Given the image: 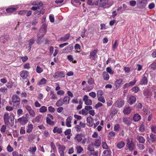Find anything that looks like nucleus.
Wrapping results in <instances>:
<instances>
[{
    "label": "nucleus",
    "mask_w": 156,
    "mask_h": 156,
    "mask_svg": "<svg viewBox=\"0 0 156 156\" xmlns=\"http://www.w3.org/2000/svg\"><path fill=\"white\" fill-rule=\"evenodd\" d=\"M19 6L17 5H14L10 6L7 9L5 10L7 14V15H10L13 12L15 11L18 8Z\"/></svg>",
    "instance_id": "nucleus-3"
},
{
    "label": "nucleus",
    "mask_w": 156,
    "mask_h": 156,
    "mask_svg": "<svg viewBox=\"0 0 156 156\" xmlns=\"http://www.w3.org/2000/svg\"><path fill=\"white\" fill-rule=\"evenodd\" d=\"M118 45V41L117 40H116L114 42V44L112 46L113 50L114 51L115 50Z\"/></svg>",
    "instance_id": "nucleus-58"
},
{
    "label": "nucleus",
    "mask_w": 156,
    "mask_h": 156,
    "mask_svg": "<svg viewBox=\"0 0 156 156\" xmlns=\"http://www.w3.org/2000/svg\"><path fill=\"white\" fill-rule=\"evenodd\" d=\"M115 135V133L113 131L109 133L108 137L110 139L113 138Z\"/></svg>",
    "instance_id": "nucleus-45"
},
{
    "label": "nucleus",
    "mask_w": 156,
    "mask_h": 156,
    "mask_svg": "<svg viewBox=\"0 0 156 156\" xmlns=\"http://www.w3.org/2000/svg\"><path fill=\"white\" fill-rule=\"evenodd\" d=\"M35 40L34 38H32L30 39L28 41V46L26 47V48L28 49L29 51L30 50L31 45L34 44Z\"/></svg>",
    "instance_id": "nucleus-17"
},
{
    "label": "nucleus",
    "mask_w": 156,
    "mask_h": 156,
    "mask_svg": "<svg viewBox=\"0 0 156 156\" xmlns=\"http://www.w3.org/2000/svg\"><path fill=\"white\" fill-rule=\"evenodd\" d=\"M111 152L110 151L108 150H105L103 153V155L104 156H107L111 154Z\"/></svg>",
    "instance_id": "nucleus-59"
},
{
    "label": "nucleus",
    "mask_w": 156,
    "mask_h": 156,
    "mask_svg": "<svg viewBox=\"0 0 156 156\" xmlns=\"http://www.w3.org/2000/svg\"><path fill=\"white\" fill-rule=\"evenodd\" d=\"M156 140V137L152 133H151L150 135V138H148L147 141L149 143H152L154 142Z\"/></svg>",
    "instance_id": "nucleus-22"
},
{
    "label": "nucleus",
    "mask_w": 156,
    "mask_h": 156,
    "mask_svg": "<svg viewBox=\"0 0 156 156\" xmlns=\"http://www.w3.org/2000/svg\"><path fill=\"white\" fill-rule=\"evenodd\" d=\"M50 99H57L58 98L56 95L54 93V92L53 91H51L50 92Z\"/></svg>",
    "instance_id": "nucleus-29"
},
{
    "label": "nucleus",
    "mask_w": 156,
    "mask_h": 156,
    "mask_svg": "<svg viewBox=\"0 0 156 156\" xmlns=\"http://www.w3.org/2000/svg\"><path fill=\"white\" fill-rule=\"evenodd\" d=\"M141 119L140 115L138 114H135L134 115L133 119L135 121H139Z\"/></svg>",
    "instance_id": "nucleus-33"
},
{
    "label": "nucleus",
    "mask_w": 156,
    "mask_h": 156,
    "mask_svg": "<svg viewBox=\"0 0 156 156\" xmlns=\"http://www.w3.org/2000/svg\"><path fill=\"white\" fill-rule=\"evenodd\" d=\"M27 129L26 132L28 133L31 132L33 128V126L31 124H28L27 126Z\"/></svg>",
    "instance_id": "nucleus-24"
},
{
    "label": "nucleus",
    "mask_w": 156,
    "mask_h": 156,
    "mask_svg": "<svg viewBox=\"0 0 156 156\" xmlns=\"http://www.w3.org/2000/svg\"><path fill=\"white\" fill-rule=\"evenodd\" d=\"M70 98H69L66 96L62 100L64 104H68L69 103Z\"/></svg>",
    "instance_id": "nucleus-35"
},
{
    "label": "nucleus",
    "mask_w": 156,
    "mask_h": 156,
    "mask_svg": "<svg viewBox=\"0 0 156 156\" xmlns=\"http://www.w3.org/2000/svg\"><path fill=\"white\" fill-rule=\"evenodd\" d=\"M102 76L104 80H108L109 79V76L108 73L105 71L103 73Z\"/></svg>",
    "instance_id": "nucleus-31"
},
{
    "label": "nucleus",
    "mask_w": 156,
    "mask_h": 156,
    "mask_svg": "<svg viewBox=\"0 0 156 156\" xmlns=\"http://www.w3.org/2000/svg\"><path fill=\"white\" fill-rule=\"evenodd\" d=\"M128 148L129 151H132L134 149V144L133 141H131L130 144H129L126 146Z\"/></svg>",
    "instance_id": "nucleus-30"
},
{
    "label": "nucleus",
    "mask_w": 156,
    "mask_h": 156,
    "mask_svg": "<svg viewBox=\"0 0 156 156\" xmlns=\"http://www.w3.org/2000/svg\"><path fill=\"white\" fill-rule=\"evenodd\" d=\"M150 67L152 69H154L156 68V62H153L150 66Z\"/></svg>",
    "instance_id": "nucleus-64"
},
{
    "label": "nucleus",
    "mask_w": 156,
    "mask_h": 156,
    "mask_svg": "<svg viewBox=\"0 0 156 156\" xmlns=\"http://www.w3.org/2000/svg\"><path fill=\"white\" fill-rule=\"evenodd\" d=\"M31 4L32 5L34 6H33L31 8V9L34 11L37 10V11L39 12L38 15L40 14H43L44 11L42 10L43 9V4L40 2L36 1H35L31 2ZM37 11L35 12L34 13L36 14L38 12H37Z\"/></svg>",
    "instance_id": "nucleus-1"
},
{
    "label": "nucleus",
    "mask_w": 156,
    "mask_h": 156,
    "mask_svg": "<svg viewBox=\"0 0 156 156\" xmlns=\"http://www.w3.org/2000/svg\"><path fill=\"white\" fill-rule=\"evenodd\" d=\"M83 100L85 104L86 105H91L92 104V100L89 99V97L87 95L84 96Z\"/></svg>",
    "instance_id": "nucleus-9"
},
{
    "label": "nucleus",
    "mask_w": 156,
    "mask_h": 156,
    "mask_svg": "<svg viewBox=\"0 0 156 156\" xmlns=\"http://www.w3.org/2000/svg\"><path fill=\"white\" fill-rule=\"evenodd\" d=\"M47 80L45 78H42L38 83V85H41L45 84L47 82Z\"/></svg>",
    "instance_id": "nucleus-36"
},
{
    "label": "nucleus",
    "mask_w": 156,
    "mask_h": 156,
    "mask_svg": "<svg viewBox=\"0 0 156 156\" xmlns=\"http://www.w3.org/2000/svg\"><path fill=\"white\" fill-rule=\"evenodd\" d=\"M124 101L123 100H118L116 102V105L117 106L121 107H122L124 104Z\"/></svg>",
    "instance_id": "nucleus-23"
},
{
    "label": "nucleus",
    "mask_w": 156,
    "mask_h": 156,
    "mask_svg": "<svg viewBox=\"0 0 156 156\" xmlns=\"http://www.w3.org/2000/svg\"><path fill=\"white\" fill-rule=\"evenodd\" d=\"M143 94L146 98H148L152 95L151 92L147 90H144L143 91Z\"/></svg>",
    "instance_id": "nucleus-21"
},
{
    "label": "nucleus",
    "mask_w": 156,
    "mask_h": 156,
    "mask_svg": "<svg viewBox=\"0 0 156 156\" xmlns=\"http://www.w3.org/2000/svg\"><path fill=\"white\" fill-rule=\"evenodd\" d=\"M104 92L102 91V90H98L97 91V97L103 96L104 95Z\"/></svg>",
    "instance_id": "nucleus-52"
},
{
    "label": "nucleus",
    "mask_w": 156,
    "mask_h": 156,
    "mask_svg": "<svg viewBox=\"0 0 156 156\" xmlns=\"http://www.w3.org/2000/svg\"><path fill=\"white\" fill-rule=\"evenodd\" d=\"M18 122L22 125H25L28 121V119L24 117V116L20 118L17 119Z\"/></svg>",
    "instance_id": "nucleus-8"
},
{
    "label": "nucleus",
    "mask_w": 156,
    "mask_h": 156,
    "mask_svg": "<svg viewBox=\"0 0 156 156\" xmlns=\"http://www.w3.org/2000/svg\"><path fill=\"white\" fill-rule=\"evenodd\" d=\"M47 111V108L45 106H42L39 109V112L41 113H44Z\"/></svg>",
    "instance_id": "nucleus-42"
},
{
    "label": "nucleus",
    "mask_w": 156,
    "mask_h": 156,
    "mask_svg": "<svg viewBox=\"0 0 156 156\" xmlns=\"http://www.w3.org/2000/svg\"><path fill=\"white\" fill-rule=\"evenodd\" d=\"M136 139L140 143H144L145 141V139L144 137L140 136H137Z\"/></svg>",
    "instance_id": "nucleus-25"
},
{
    "label": "nucleus",
    "mask_w": 156,
    "mask_h": 156,
    "mask_svg": "<svg viewBox=\"0 0 156 156\" xmlns=\"http://www.w3.org/2000/svg\"><path fill=\"white\" fill-rule=\"evenodd\" d=\"M137 7L140 8H143L147 3V0H136Z\"/></svg>",
    "instance_id": "nucleus-4"
},
{
    "label": "nucleus",
    "mask_w": 156,
    "mask_h": 156,
    "mask_svg": "<svg viewBox=\"0 0 156 156\" xmlns=\"http://www.w3.org/2000/svg\"><path fill=\"white\" fill-rule=\"evenodd\" d=\"M64 104L62 100L61 99H59L56 103V105L58 107H60Z\"/></svg>",
    "instance_id": "nucleus-50"
},
{
    "label": "nucleus",
    "mask_w": 156,
    "mask_h": 156,
    "mask_svg": "<svg viewBox=\"0 0 156 156\" xmlns=\"http://www.w3.org/2000/svg\"><path fill=\"white\" fill-rule=\"evenodd\" d=\"M98 101L101 102L103 103H105V101L104 96H101L99 97H98Z\"/></svg>",
    "instance_id": "nucleus-46"
},
{
    "label": "nucleus",
    "mask_w": 156,
    "mask_h": 156,
    "mask_svg": "<svg viewBox=\"0 0 156 156\" xmlns=\"http://www.w3.org/2000/svg\"><path fill=\"white\" fill-rule=\"evenodd\" d=\"M37 150L36 147L35 146L30 147L29 150V151L32 154H35V152Z\"/></svg>",
    "instance_id": "nucleus-34"
},
{
    "label": "nucleus",
    "mask_w": 156,
    "mask_h": 156,
    "mask_svg": "<svg viewBox=\"0 0 156 156\" xmlns=\"http://www.w3.org/2000/svg\"><path fill=\"white\" fill-rule=\"evenodd\" d=\"M123 122L127 125H129L130 122V120L129 118H125L123 119Z\"/></svg>",
    "instance_id": "nucleus-53"
},
{
    "label": "nucleus",
    "mask_w": 156,
    "mask_h": 156,
    "mask_svg": "<svg viewBox=\"0 0 156 156\" xmlns=\"http://www.w3.org/2000/svg\"><path fill=\"white\" fill-rule=\"evenodd\" d=\"M93 88V87H90L89 85H87L86 87H84L83 90L86 92H89Z\"/></svg>",
    "instance_id": "nucleus-38"
},
{
    "label": "nucleus",
    "mask_w": 156,
    "mask_h": 156,
    "mask_svg": "<svg viewBox=\"0 0 156 156\" xmlns=\"http://www.w3.org/2000/svg\"><path fill=\"white\" fill-rule=\"evenodd\" d=\"M108 0H100L99 4L101 7H107L108 6Z\"/></svg>",
    "instance_id": "nucleus-16"
},
{
    "label": "nucleus",
    "mask_w": 156,
    "mask_h": 156,
    "mask_svg": "<svg viewBox=\"0 0 156 156\" xmlns=\"http://www.w3.org/2000/svg\"><path fill=\"white\" fill-rule=\"evenodd\" d=\"M29 73L26 70H23L20 72L21 77L23 79H26L28 76Z\"/></svg>",
    "instance_id": "nucleus-15"
},
{
    "label": "nucleus",
    "mask_w": 156,
    "mask_h": 156,
    "mask_svg": "<svg viewBox=\"0 0 156 156\" xmlns=\"http://www.w3.org/2000/svg\"><path fill=\"white\" fill-rule=\"evenodd\" d=\"M26 108L28 111L30 116L32 117H34L35 116V113L30 106L27 105L26 107Z\"/></svg>",
    "instance_id": "nucleus-7"
},
{
    "label": "nucleus",
    "mask_w": 156,
    "mask_h": 156,
    "mask_svg": "<svg viewBox=\"0 0 156 156\" xmlns=\"http://www.w3.org/2000/svg\"><path fill=\"white\" fill-rule=\"evenodd\" d=\"M53 132L54 133H57L60 134L62 132V129L61 128H58L57 127H55L53 129Z\"/></svg>",
    "instance_id": "nucleus-26"
},
{
    "label": "nucleus",
    "mask_w": 156,
    "mask_h": 156,
    "mask_svg": "<svg viewBox=\"0 0 156 156\" xmlns=\"http://www.w3.org/2000/svg\"><path fill=\"white\" fill-rule=\"evenodd\" d=\"M103 105L100 102H99L95 105L94 106V108L96 109H97L99 108L102 106Z\"/></svg>",
    "instance_id": "nucleus-60"
},
{
    "label": "nucleus",
    "mask_w": 156,
    "mask_h": 156,
    "mask_svg": "<svg viewBox=\"0 0 156 156\" xmlns=\"http://www.w3.org/2000/svg\"><path fill=\"white\" fill-rule=\"evenodd\" d=\"M58 149L59 152H64L66 149V147L64 146L59 145L58 146Z\"/></svg>",
    "instance_id": "nucleus-40"
},
{
    "label": "nucleus",
    "mask_w": 156,
    "mask_h": 156,
    "mask_svg": "<svg viewBox=\"0 0 156 156\" xmlns=\"http://www.w3.org/2000/svg\"><path fill=\"white\" fill-rule=\"evenodd\" d=\"M36 71L38 73H40L43 72V69L40 66H37Z\"/></svg>",
    "instance_id": "nucleus-49"
},
{
    "label": "nucleus",
    "mask_w": 156,
    "mask_h": 156,
    "mask_svg": "<svg viewBox=\"0 0 156 156\" xmlns=\"http://www.w3.org/2000/svg\"><path fill=\"white\" fill-rule=\"evenodd\" d=\"M131 109L129 107H125L123 111V112L124 114H128L130 113Z\"/></svg>",
    "instance_id": "nucleus-27"
},
{
    "label": "nucleus",
    "mask_w": 156,
    "mask_h": 156,
    "mask_svg": "<svg viewBox=\"0 0 156 156\" xmlns=\"http://www.w3.org/2000/svg\"><path fill=\"white\" fill-rule=\"evenodd\" d=\"M65 94V92L63 90H59L57 92V94L58 95L62 96L64 95Z\"/></svg>",
    "instance_id": "nucleus-62"
},
{
    "label": "nucleus",
    "mask_w": 156,
    "mask_h": 156,
    "mask_svg": "<svg viewBox=\"0 0 156 156\" xmlns=\"http://www.w3.org/2000/svg\"><path fill=\"white\" fill-rule=\"evenodd\" d=\"M46 121L47 123L49 125H54L55 124L54 122L51 121V119H49L48 118H46Z\"/></svg>",
    "instance_id": "nucleus-57"
},
{
    "label": "nucleus",
    "mask_w": 156,
    "mask_h": 156,
    "mask_svg": "<svg viewBox=\"0 0 156 156\" xmlns=\"http://www.w3.org/2000/svg\"><path fill=\"white\" fill-rule=\"evenodd\" d=\"M82 139V136L80 134H77L74 137V139L76 141V142H78L81 141Z\"/></svg>",
    "instance_id": "nucleus-32"
},
{
    "label": "nucleus",
    "mask_w": 156,
    "mask_h": 156,
    "mask_svg": "<svg viewBox=\"0 0 156 156\" xmlns=\"http://www.w3.org/2000/svg\"><path fill=\"white\" fill-rule=\"evenodd\" d=\"M79 113L80 114H82L83 115H86L88 114V112L84 108L82 109L79 112Z\"/></svg>",
    "instance_id": "nucleus-41"
},
{
    "label": "nucleus",
    "mask_w": 156,
    "mask_h": 156,
    "mask_svg": "<svg viewBox=\"0 0 156 156\" xmlns=\"http://www.w3.org/2000/svg\"><path fill=\"white\" fill-rule=\"evenodd\" d=\"M125 144L123 141H121L118 142L117 144V147L119 149L123 148L125 146Z\"/></svg>",
    "instance_id": "nucleus-28"
},
{
    "label": "nucleus",
    "mask_w": 156,
    "mask_h": 156,
    "mask_svg": "<svg viewBox=\"0 0 156 156\" xmlns=\"http://www.w3.org/2000/svg\"><path fill=\"white\" fill-rule=\"evenodd\" d=\"M107 73H108L110 74H113L114 73V71L112 70L110 67H107L106 69Z\"/></svg>",
    "instance_id": "nucleus-51"
},
{
    "label": "nucleus",
    "mask_w": 156,
    "mask_h": 156,
    "mask_svg": "<svg viewBox=\"0 0 156 156\" xmlns=\"http://www.w3.org/2000/svg\"><path fill=\"white\" fill-rule=\"evenodd\" d=\"M101 144V139H98L95 140V142L94 143V145L95 147H99Z\"/></svg>",
    "instance_id": "nucleus-39"
},
{
    "label": "nucleus",
    "mask_w": 156,
    "mask_h": 156,
    "mask_svg": "<svg viewBox=\"0 0 156 156\" xmlns=\"http://www.w3.org/2000/svg\"><path fill=\"white\" fill-rule=\"evenodd\" d=\"M41 117V115H38L32 121V122H34L33 120H34L35 122H39L40 121Z\"/></svg>",
    "instance_id": "nucleus-47"
},
{
    "label": "nucleus",
    "mask_w": 156,
    "mask_h": 156,
    "mask_svg": "<svg viewBox=\"0 0 156 156\" xmlns=\"http://www.w3.org/2000/svg\"><path fill=\"white\" fill-rule=\"evenodd\" d=\"M12 102L13 103V105L15 106L16 104L19 105L20 104V99L17 95L16 94H14L12 97Z\"/></svg>",
    "instance_id": "nucleus-5"
},
{
    "label": "nucleus",
    "mask_w": 156,
    "mask_h": 156,
    "mask_svg": "<svg viewBox=\"0 0 156 156\" xmlns=\"http://www.w3.org/2000/svg\"><path fill=\"white\" fill-rule=\"evenodd\" d=\"M84 1V0H71V3L73 5L76 6V5L74 4V2L76 3H79L81 1Z\"/></svg>",
    "instance_id": "nucleus-56"
},
{
    "label": "nucleus",
    "mask_w": 156,
    "mask_h": 156,
    "mask_svg": "<svg viewBox=\"0 0 156 156\" xmlns=\"http://www.w3.org/2000/svg\"><path fill=\"white\" fill-rule=\"evenodd\" d=\"M94 143H92L91 144L88 146L87 147V150L90 151H94Z\"/></svg>",
    "instance_id": "nucleus-37"
},
{
    "label": "nucleus",
    "mask_w": 156,
    "mask_h": 156,
    "mask_svg": "<svg viewBox=\"0 0 156 156\" xmlns=\"http://www.w3.org/2000/svg\"><path fill=\"white\" fill-rule=\"evenodd\" d=\"M78 153H80L83 150V148L81 146H77L76 147Z\"/></svg>",
    "instance_id": "nucleus-44"
},
{
    "label": "nucleus",
    "mask_w": 156,
    "mask_h": 156,
    "mask_svg": "<svg viewBox=\"0 0 156 156\" xmlns=\"http://www.w3.org/2000/svg\"><path fill=\"white\" fill-rule=\"evenodd\" d=\"M87 125L89 126H92L94 124V120L93 118L91 117H88L87 118Z\"/></svg>",
    "instance_id": "nucleus-14"
},
{
    "label": "nucleus",
    "mask_w": 156,
    "mask_h": 156,
    "mask_svg": "<svg viewBox=\"0 0 156 156\" xmlns=\"http://www.w3.org/2000/svg\"><path fill=\"white\" fill-rule=\"evenodd\" d=\"M10 114L9 115L8 113H5L3 116V119L5 124H10L12 126L14 124V116L12 113H10Z\"/></svg>",
    "instance_id": "nucleus-2"
},
{
    "label": "nucleus",
    "mask_w": 156,
    "mask_h": 156,
    "mask_svg": "<svg viewBox=\"0 0 156 156\" xmlns=\"http://www.w3.org/2000/svg\"><path fill=\"white\" fill-rule=\"evenodd\" d=\"M136 100V97L134 96H129L128 99V102L130 105H132L135 103Z\"/></svg>",
    "instance_id": "nucleus-12"
},
{
    "label": "nucleus",
    "mask_w": 156,
    "mask_h": 156,
    "mask_svg": "<svg viewBox=\"0 0 156 156\" xmlns=\"http://www.w3.org/2000/svg\"><path fill=\"white\" fill-rule=\"evenodd\" d=\"M89 95L93 98H94L96 96V94L95 92H91L89 94Z\"/></svg>",
    "instance_id": "nucleus-63"
},
{
    "label": "nucleus",
    "mask_w": 156,
    "mask_h": 156,
    "mask_svg": "<svg viewBox=\"0 0 156 156\" xmlns=\"http://www.w3.org/2000/svg\"><path fill=\"white\" fill-rule=\"evenodd\" d=\"M23 114V112L21 109H19L17 111V114L18 116H20Z\"/></svg>",
    "instance_id": "nucleus-61"
},
{
    "label": "nucleus",
    "mask_w": 156,
    "mask_h": 156,
    "mask_svg": "<svg viewBox=\"0 0 156 156\" xmlns=\"http://www.w3.org/2000/svg\"><path fill=\"white\" fill-rule=\"evenodd\" d=\"M7 15V14L5 12L4 9L0 8V17L2 16Z\"/></svg>",
    "instance_id": "nucleus-48"
},
{
    "label": "nucleus",
    "mask_w": 156,
    "mask_h": 156,
    "mask_svg": "<svg viewBox=\"0 0 156 156\" xmlns=\"http://www.w3.org/2000/svg\"><path fill=\"white\" fill-rule=\"evenodd\" d=\"M137 146L138 149L140 150H142L145 148L144 145L142 144H137Z\"/></svg>",
    "instance_id": "nucleus-55"
},
{
    "label": "nucleus",
    "mask_w": 156,
    "mask_h": 156,
    "mask_svg": "<svg viewBox=\"0 0 156 156\" xmlns=\"http://www.w3.org/2000/svg\"><path fill=\"white\" fill-rule=\"evenodd\" d=\"M72 119V118L71 116H69L66 119V126L69 127L71 126V120Z\"/></svg>",
    "instance_id": "nucleus-20"
},
{
    "label": "nucleus",
    "mask_w": 156,
    "mask_h": 156,
    "mask_svg": "<svg viewBox=\"0 0 156 156\" xmlns=\"http://www.w3.org/2000/svg\"><path fill=\"white\" fill-rule=\"evenodd\" d=\"M123 80L122 79H119L116 80L115 82V89H117L119 87L121 86Z\"/></svg>",
    "instance_id": "nucleus-11"
},
{
    "label": "nucleus",
    "mask_w": 156,
    "mask_h": 156,
    "mask_svg": "<svg viewBox=\"0 0 156 156\" xmlns=\"http://www.w3.org/2000/svg\"><path fill=\"white\" fill-rule=\"evenodd\" d=\"M146 74H144L142 76V78L140 81V84L141 85H146L147 84L148 80L147 79Z\"/></svg>",
    "instance_id": "nucleus-10"
},
{
    "label": "nucleus",
    "mask_w": 156,
    "mask_h": 156,
    "mask_svg": "<svg viewBox=\"0 0 156 156\" xmlns=\"http://www.w3.org/2000/svg\"><path fill=\"white\" fill-rule=\"evenodd\" d=\"M47 26L45 24H43L40 29L38 34L43 37L46 32Z\"/></svg>",
    "instance_id": "nucleus-6"
},
{
    "label": "nucleus",
    "mask_w": 156,
    "mask_h": 156,
    "mask_svg": "<svg viewBox=\"0 0 156 156\" xmlns=\"http://www.w3.org/2000/svg\"><path fill=\"white\" fill-rule=\"evenodd\" d=\"M9 39V37L8 35H3L0 38V41L3 43H5L6 41Z\"/></svg>",
    "instance_id": "nucleus-19"
},
{
    "label": "nucleus",
    "mask_w": 156,
    "mask_h": 156,
    "mask_svg": "<svg viewBox=\"0 0 156 156\" xmlns=\"http://www.w3.org/2000/svg\"><path fill=\"white\" fill-rule=\"evenodd\" d=\"M98 51V49H95L90 52V58L91 59L94 60L95 59L96 55Z\"/></svg>",
    "instance_id": "nucleus-13"
},
{
    "label": "nucleus",
    "mask_w": 156,
    "mask_h": 156,
    "mask_svg": "<svg viewBox=\"0 0 156 156\" xmlns=\"http://www.w3.org/2000/svg\"><path fill=\"white\" fill-rule=\"evenodd\" d=\"M43 37H42V35H39L38 34L37 35V38L36 41V42L37 44H40L43 42L42 38Z\"/></svg>",
    "instance_id": "nucleus-43"
},
{
    "label": "nucleus",
    "mask_w": 156,
    "mask_h": 156,
    "mask_svg": "<svg viewBox=\"0 0 156 156\" xmlns=\"http://www.w3.org/2000/svg\"><path fill=\"white\" fill-rule=\"evenodd\" d=\"M87 83L90 85L94 84V79L92 77L90 78L88 80Z\"/></svg>",
    "instance_id": "nucleus-54"
},
{
    "label": "nucleus",
    "mask_w": 156,
    "mask_h": 156,
    "mask_svg": "<svg viewBox=\"0 0 156 156\" xmlns=\"http://www.w3.org/2000/svg\"><path fill=\"white\" fill-rule=\"evenodd\" d=\"M70 36V35L69 34H66L64 37L60 38L58 41L63 42H65L67 41L69 38Z\"/></svg>",
    "instance_id": "nucleus-18"
}]
</instances>
